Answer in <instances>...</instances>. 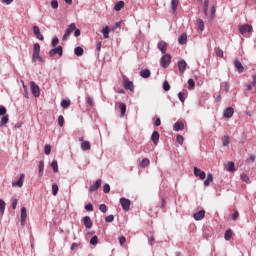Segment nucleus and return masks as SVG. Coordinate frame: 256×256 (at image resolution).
I'll return each instance as SVG.
<instances>
[{
	"mask_svg": "<svg viewBox=\"0 0 256 256\" xmlns=\"http://www.w3.org/2000/svg\"><path fill=\"white\" fill-rule=\"evenodd\" d=\"M41 53V45L39 43L34 44L33 47V54H32V63H37L39 61L40 63H45V60L40 55Z\"/></svg>",
	"mask_w": 256,
	"mask_h": 256,
	"instance_id": "1",
	"label": "nucleus"
},
{
	"mask_svg": "<svg viewBox=\"0 0 256 256\" xmlns=\"http://www.w3.org/2000/svg\"><path fill=\"white\" fill-rule=\"evenodd\" d=\"M123 87L124 89L131 91V93L135 91V86L133 85V81L129 80L127 76H123Z\"/></svg>",
	"mask_w": 256,
	"mask_h": 256,
	"instance_id": "2",
	"label": "nucleus"
},
{
	"mask_svg": "<svg viewBox=\"0 0 256 256\" xmlns=\"http://www.w3.org/2000/svg\"><path fill=\"white\" fill-rule=\"evenodd\" d=\"M160 65L163 69H167L171 65V54H164L161 58Z\"/></svg>",
	"mask_w": 256,
	"mask_h": 256,
	"instance_id": "3",
	"label": "nucleus"
},
{
	"mask_svg": "<svg viewBox=\"0 0 256 256\" xmlns=\"http://www.w3.org/2000/svg\"><path fill=\"white\" fill-rule=\"evenodd\" d=\"M75 29H77V26H75V23H71L65 30L62 41H67V39H69V35H71L75 31Z\"/></svg>",
	"mask_w": 256,
	"mask_h": 256,
	"instance_id": "4",
	"label": "nucleus"
},
{
	"mask_svg": "<svg viewBox=\"0 0 256 256\" xmlns=\"http://www.w3.org/2000/svg\"><path fill=\"white\" fill-rule=\"evenodd\" d=\"M30 89L34 97H39V95H41V90L39 89V85H37L34 81L30 82Z\"/></svg>",
	"mask_w": 256,
	"mask_h": 256,
	"instance_id": "5",
	"label": "nucleus"
},
{
	"mask_svg": "<svg viewBox=\"0 0 256 256\" xmlns=\"http://www.w3.org/2000/svg\"><path fill=\"white\" fill-rule=\"evenodd\" d=\"M120 204L124 211H129V209H131V200L125 197L120 198Z\"/></svg>",
	"mask_w": 256,
	"mask_h": 256,
	"instance_id": "6",
	"label": "nucleus"
},
{
	"mask_svg": "<svg viewBox=\"0 0 256 256\" xmlns=\"http://www.w3.org/2000/svg\"><path fill=\"white\" fill-rule=\"evenodd\" d=\"M50 57H55V55H59V57H63V47L57 46L49 51Z\"/></svg>",
	"mask_w": 256,
	"mask_h": 256,
	"instance_id": "7",
	"label": "nucleus"
},
{
	"mask_svg": "<svg viewBox=\"0 0 256 256\" xmlns=\"http://www.w3.org/2000/svg\"><path fill=\"white\" fill-rule=\"evenodd\" d=\"M239 32L241 35H245V33H253V26L249 24H244L239 27Z\"/></svg>",
	"mask_w": 256,
	"mask_h": 256,
	"instance_id": "8",
	"label": "nucleus"
},
{
	"mask_svg": "<svg viewBox=\"0 0 256 256\" xmlns=\"http://www.w3.org/2000/svg\"><path fill=\"white\" fill-rule=\"evenodd\" d=\"M23 183H25V174H21L18 181L12 182V187H23Z\"/></svg>",
	"mask_w": 256,
	"mask_h": 256,
	"instance_id": "9",
	"label": "nucleus"
},
{
	"mask_svg": "<svg viewBox=\"0 0 256 256\" xmlns=\"http://www.w3.org/2000/svg\"><path fill=\"white\" fill-rule=\"evenodd\" d=\"M234 113H235V110L233 109V107H228L224 110L223 117L225 119H231Z\"/></svg>",
	"mask_w": 256,
	"mask_h": 256,
	"instance_id": "10",
	"label": "nucleus"
},
{
	"mask_svg": "<svg viewBox=\"0 0 256 256\" xmlns=\"http://www.w3.org/2000/svg\"><path fill=\"white\" fill-rule=\"evenodd\" d=\"M25 223H27V208H21V226L25 227Z\"/></svg>",
	"mask_w": 256,
	"mask_h": 256,
	"instance_id": "11",
	"label": "nucleus"
},
{
	"mask_svg": "<svg viewBox=\"0 0 256 256\" xmlns=\"http://www.w3.org/2000/svg\"><path fill=\"white\" fill-rule=\"evenodd\" d=\"M157 49L159 51H161V53H163L165 55V53H167V42L161 40L160 42H158L157 44Z\"/></svg>",
	"mask_w": 256,
	"mask_h": 256,
	"instance_id": "12",
	"label": "nucleus"
},
{
	"mask_svg": "<svg viewBox=\"0 0 256 256\" xmlns=\"http://www.w3.org/2000/svg\"><path fill=\"white\" fill-rule=\"evenodd\" d=\"M194 175L195 177H199L201 180L207 177V174H205V171H201V169L197 167H194Z\"/></svg>",
	"mask_w": 256,
	"mask_h": 256,
	"instance_id": "13",
	"label": "nucleus"
},
{
	"mask_svg": "<svg viewBox=\"0 0 256 256\" xmlns=\"http://www.w3.org/2000/svg\"><path fill=\"white\" fill-rule=\"evenodd\" d=\"M193 217L195 221H202V219H205V210H200L198 212H195L193 214Z\"/></svg>",
	"mask_w": 256,
	"mask_h": 256,
	"instance_id": "14",
	"label": "nucleus"
},
{
	"mask_svg": "<svg viewBox=\"0 0 256 256\" xmlns=\"http://www.w3.org/2000/svg\"><path fill=\"white\" fill-rule=\"evenodd\" d=\"M101 183H102V180H101V179H98V180L95 182V184L90 185V187H89L90 193H95V191H97V190L101 187Z\"/></svg>",
	"mask_w": 256,
	"mask_h": 256,
	"instance_id": "15",
	"label": "nucleus"
},
{
	"mask_svg": "<svg viewBox=\"0 0 256 256\" xmlns=\"http://www.w3.org/2000/svg\"><path fill=\"white\" fill-rule=\"evenodd\" d=\"M178 69H179V72L181 73V75H183V73H185V71L187 69V62H185V60H180L178 62Z\"/></svg>",
	"mask_w": 256,
	"mask_h": 256,
	"instance_id": "16",
	"label": "nucleus"
},
{
	"mask_svg": "<svg viewBox=\"0 0 256 256\" xmlns=\"http://www.w3.org/2000/svg\"><path fill=\"white\" fill-rule=\"evenodd\" d=\"M83 223H84V227H86V229H91V227H93V221L91 220V217H89V216H85L83 218Z\"/></svg>",
	"mask_w": 256,
	"mask_h": 256,
	"instance_id": "17",
	"label": "nucleus"
},
{
	"mask_svg": "<svg viewBox=\"0 0 256 256\" xmlns=\"http://www.w3.org/2000/svg\"><path fill=\"white\" fill-rule=\"evenodd\" d=\"M45 171V162L41 160L38 164V177H43Z\"/></svg>",
	"mask_w": 256,
	"mask_h": 256,
	"instance_id": "18",
	"label": "nucleus"
},
{
	"mask_svg": "<svg viewBox=\"0 0 256 256\" xmlns=\"http://www.w3.org/2000/svg\"><path fill=\"white\" fill-rule=\"evenodd\" d=\"M234 67H236V69H238V73H243L245 71L243 64H241V61H239V60L234 61Z\"/></svg>",
	"mask_w": 256,
	"mask_h": 256,
	"instance_id": "19",
	"label": "nucleus"
},
{
	"mask_svg": "<svg viewBox=\"0 0 256 256\" xmlns=\"http://www.w3.org/2000/svg\"><path fill=\"white\" fill-rule=\"evenodd\" d=\"M140 77L143 79H149L151 77V71L149 69L141 70Z\"/></svg>",
	"mask_w": 256,
	"mask_h": 256,
	"instance_id": "20",
	"label": "nucleus"
},
{
	"mask_svg": "<svg viewBox=\"0 0 256 256\" xmlns=\"http://www.w3.org/2000/svg\"><path fill=\"white\" fill-rule=\"evenodd\" d=\"M173 129L174 131H183V129H185V124H183V122H176L173 125Z\"/></svg>",
	"mask_w": 256,
	"mask_h": 256,
	"instance_id": "21",
	"label": "nucleus"
},
{
	"mask_svg": "<svg viewBox=\"0 0 256 256\" xmlns=\"http://www.w3.org/2000/svg\"><path fill=\"white\" fill-rule=\"evenodd\" d=\"M151 139H152L154 145H158V143H159V132L158 131H154L152 133Z\"/></svg>",
	"mask_w": 256,
	"mask_h": 256,
	"instance_id": "22",
	"label": "nucleus"
},
{
	"mask_svg": "<svg viewBox=\"0 0 256 256\" xmlns=\"http://www.w3.org/2000/svg\"><path fill=\"white\" fill-rule=\"evenodd\" d=\"M213 183V174L209 173L206 180L204 181V187H209Z\"/></svg>",
	"mask_w": 256,
	"mask_h": 256,
	"instance_id": "23",
	"label": "nucleus"
},
{
	"mask_svg": "<svg viewBox=\"0 0 256 256\" xmlns=\"http://www.w3.org/2000/svg\"><path fill=\"white\" fill-rule=\"evenodd\" d=\"M118 105L121 111V117H125V113L127 112V105H125L123 102H120Z\"/></svg>",
	"mask_w": 256,
	"mask_h": 256,
	"instance_id": "24",
	"label": "nucleus"
},
{
	"mask_svg": "<svg viewBox=\"0 0 256 256\" xmlns=\"http://www.w3.org/2000/svg\"><path fill=\"white\" fill-rule=\"evenodd\" d=\"M82 151H89L91 149V143L89 141H83L81 144Z\"/></svg>",
	"mask_w": 256,
	"mask_h": 256,
	"instance_id": "25",
	"label": "nucleus"
},
{
	"mask_svg": "<svg viewBox=\"0 0 256 256\" xmlns=\"http://www.w3.org/2000/svg\"><path fill=\"white\" fill-rule=\"evenodd\" d=\"M83 53H85V51L80 46L74 49V55H76V57H82Z\"/></svg>",
	"mask_w": 256,
	"mask_h": 256,
	"instance_id": "26",
	"label": "nucleus"
},
{
	"mask_svg": "<svg viewBox=\"0 0 256 256\" xmlns=\"http://www.w3.org/2000/svg\"><path fill=\"white\" fill-rule=\"evenodd\" d=\"M178 43L180 45H185L187 43V35L183 33L179 38H178Z\"/></svg>",
	"mask_w": 256,
	"mask_h": 256,
	"instance_id": "27",
	"label": "nucleus"
},
{
	"mask_svg": "<svg viewBox=\"0 0 256 256\" xmlns=\"http://www.w3.org/2000/svg\"><path fill=\"white\" fill-rule=\"evenodd\" d=\"M177 7H179V0H172L171 1V10L173 13L177 11Z\"/></svg>",
	"mask_w": 256,
	"mask_h": 256,
	"instance_id": "28",
	"label": "nucleus"
},
{
	"mask_svg": "<svg viewBox=\"0 0 256 256\" xmlns=\"http://www.w3.org/2000/svg\"><path fill=\"white\" fill-rule=\"evenodd\" d=\"M60 105H61L62 109H67V108H69L70 105H71V100H65V99H63V100L61 101Z\"/></svg>",
	"mask_w": 256,
	"mask_h": 256,
	"instance_id": "29",
	"label": "nucleus"
},
{
	"mask_svg": "<svg viewBox=\"0 0 256 256\" xmlns=\"http://www.w3.org/2000/svg\"><path fill=\"white\" fill-rule=\"evenodd\" d=\"M150 161H149V158H144L142 159L141 162H139V165L142 167V168H145V167H149L150 165Z\"/></svg>",
	"mask_w": 256,
	"mask_h": 256,
	"instance_id": "30",
	"label": "nucleus"
},
{
	"mask_svg": "<svg viewBox=\"0 0 256 256\" xmlns=\"http://www.w3.org/2000/svg\"><path fill=\"white\" fill-rule=\"evenodd\" d=\"M123 7H125V2L119 1L115 4L114 9H115V11H121V9H123Z\"/></svg>",
	"mask_w": 256,
	"mask_h": 256,
	"instance_id": "31",
	"label": "nucleus"
},
{
	"mask_svg": "<svg viewBox=\"0 0 256 256\" xmlns=\"http://www.w3.org/2000/svg\"><path fill=\"white\" fill-rule=\"evenodd\" d=\"M7 123H9V116L4 115V116L1 118L0 127H5V125H7Z\"/></svg>",
	"mask_w": 256,
	"mask_h": 256,
	"instance_id": "32",
	"label": "nucleus"
},
{
	"mask_svg": "<svg viewBox=\"0 0 256 256\" xmlns=\"http://www.w3.org/2000/svg\"><path fill=\"white\" fill-rule=\"evenodd\" d=\"M102 34L104 39H109V26H105L102 29Z\"/></svg>",
	"mask_w": 256,
	"mask_h": 256,
	"instance_id": "33",
	"label": "nucleus"
},
{
	"mask_svg": "<svg viewBox=\"0 0 256 256\" xmlns=\"http://www.w3.org/2000/svg\"><path fill=\"white\" fill-rule=\"evenodd\" d=\"M51 167H52L54 173H59V166L57 164V160L52 161Z\"/></svg>",
	"mask_w": 256,
	"mask_h": 256,
	"instance_id": "34",
	"label": "nucleus"
},
{
	"mask_svg": "<svg viewBox=\"0 0 256 256\" xmlns=\"http://www.w3.org/2000/svg\"><path fill=\"white\" fill-rule=\"evenodd\" d=\"M57 193H59V186L57 184H53L52 185V195H54V197H57Z\"/></svg>",
	"mask_w": 256,
	"mask_h": 256,
	"instance_id": "35",
	"label": "nucleus"
},
{
	"mask_svg": "<svg viewBox=\"0 0 256 256\" xmlns=\"http://www.w3.org/2000/svg\"><path fill=\"white\" fill-rule=\"evenodd\" d=\"M215 13H216L215 6H212L210 14L206 15V17H209L210 19H215Z\"/></svg>",
	"mask_w": 256,
	"mask_h": 256,
	"instance_id": "36",
	"label": "nucleus"
},
{
	"mask_svg": "<svg viewBox=\"0 0 256 256\" xmlns=\"http://www.w3.org/2000/svg\"><path fill=\"white\" fill-rule=\"evenodd\" d=\"M58 125L59 127H63V125H65V118L63 117V115H60L58 117Z\"/></svg>",
	"mask_w": 256,
	"mask_h": 256,
	"instance_id": "37",
	"label": "nucleus"
},
{
	"mask_svg": "<svg viewBox=\"0 0 256 256\" xmlns=\"http://www.w3.org/2000/svg\"><path fill=\"white\" fill-rule=\"evenodd\" d=\"M229 136H224L223 138H222V145H223V147H227V145H229Z\"/></svg>",
	"mask_w": 256,
	"mask_h": 256,
	"instance_id": "38",
	"label": "nucleus"
},
{
	"mask_svg": "<svg viewBox=\"0 0 256 256\" xmlns=\"http://www.w3.org/2000/svg\"><path fill=\"white\" fill-rule=\"evenodd\" d=\"M215 53L217 55V57H220L221 59H223V50H221V48H215Z\"/></svg>",
	"mask_w": 256,
	"mask_h": 256,
	"instance_id": "39",
	"label": "nucleus"
},
{
	"mask_svg": "<svg viewBox=\"0 0 256 256\" xmlns=\"http://www.w3.org/2000/svg\"><path fill=\"white\" fill-rule=\"evenodd\" d=\"M231 236H232L231 230H227L224 234L226 241H231Z\"/></svg>",
	"mask_w": 256,
	"mask_h": 256,
	"instance_id": "40",
	"label": "nucleus"
},
{
	"mask_svg": "<svg viewBox=\"0 0 256 256\" xmlns=\"http://www.w3.org/2000/svg\"><path fill=\"white\" fill-rule=\"evenodd\" d=\"M99 243V238L97 236H93L90 240V245H97Z\"/></svg>",
	"mask_w": 256,
	"mask_h": 256,
	"instance_id": "41",
	"label": "nucleus"
},
{
	"mask_svg": "<svg viewBox=\"0 0 256 256\" xmlns=\"http://www.w3.org/2000/svg\"><path fill=\"white\" fill-rule=\"evenodd\" d=\"M209 9V0H205L204 1V13L205 15H209V13L207 12Z\"/></svg>",
	"mask_w": 256,
	"mask_h": 256,
	"instance_id": "42",
	"label": "nucleus"
},
{
	"mask_svg": "<svg viewBox=\"0 0 256 256\" xmlns=\"http://www.w3.org/2000/svg\"><path fill=\"white\" fill-rule=\"evenodd\" d=\"M45 155H51V145L47 144L44 148Z\"/></svg>",
	"mask_w": 256,
	"mask_h": 256,
	"instance_id": "43",
	"label": "nucleus"
},
{
	"mask_svg": "<svg viewBox=\"0 0 256 256\" xmlns=\"http://www.w3.org/2000/svg\"><path fill=\"white\" fill-rule=\"evenodd\" d=\"M198 29H200V31H203V29H205V23L201 19L198 20Z\"/></svg>",
	"mask_w": 256,
	"mask_h": 256,
	"instance_id": "44",
	"label": "nucleus"
},
{
	"mask_svg": "<svg viewBox=\"0 0 256 256\" xmlns=\"http://www.w3.org/2000/svg\"><path fill=\"white\" fill-rule=\"evenodd\" d=\"M178 99L181 101V103H185V93L179 92Z\"/></svg>",
	"mask_w": 256,
	"mask_h": 256,
	"instance_id": "45",
	"label": "nucleus"
},
{
	"mask_svg": "<svg viewBox=\"0 0 256 256\" xmlns=\"http://www.w3.org/2000/svg\"><path fill=\"white\" fill-rule=\"evenodd\" d=\"M86 101L87 105H89L90 107H93V105H95V103L93 102V98H91V96H87Z\"/></svg>",
	"mask_w": 256,
	"mask_h": 256,
	"instance_id": "46",
	"label": "nucleus"
},
{
	"mask_svg": "<svg viewBox=\"0 0 256 256\" xmlns=\"http://www.w3.org/2000/svg\"><path fill=\"white\" fill-rule=\"evenodd\" d=\"M106 223H113L115 221V216L109 215L105 218Z\"/></svg>",
	"mask_w": 256,
	"mask_h": 256,
	"instance_id": "47",
	"label": "nucleus"
},
{
	"mask_svg": "<svg viewBox=\"0 0 256 256\" xmlns=\"http://www.w3.org/2000/svg\"><path fill=\"white\" fill-rule=\"evenodd\" d=\"M0 211L2 214L5 213V201L2 199H0Z\"/></svg>",
	"mask_w": 256,
	"mask_h": 256,
	"instance_id": "48",
	"label": "nucleus"
},
{
	"mask_svg": "<svg viewBox=\"0 0 256 256\" xmlns=\"http://www.w3.org/2000/svg\"><path fill=\"white\" fill-rule=\"evenodd\" d=\"M241 179H242V181H244L245 183H251V180L249 179V176H247L246 174H242V175H241Z\"/></svg>",
	"mask_w": 256,
	"mask_h": 256,
	"instance_id": "49",
	"label": "nucleus"
},
{
	"mask_svg": "<svg viewBox=\"0 0 256 256\" xmlns=\"http://www.w3.org/2000/svg\"><path fill=\"white\" fill-rule=\"evenodd\" d=\"M227 171H235V163L229 162Z\"/></svg>",
	"mask_w": 256,
	"mask_h": 256,
	"instance_id": "50",
	"label": "nucleus"
},
{
	"mask_svg": "<svg viewBox=\"0 0 256 256\" xmlns=\"http://www.w3.org/2000/svg\"><path fill=\"white\" fill-rule=\"evenodd\" d=\"M52 47H57V45H59V38L54 37L52 39V43H51Z\"/></svg>",
	"mask_w": 256,
	"mask_h": 256,
	"instance_id": "51",
	"label": "nucleus"
},
{
	"mask_svg": "<svg viewBox=\"0 0 256 256\" xmlns=\"http://www.w3.org/2000/svg\"><path fill=\"white\" fill-rule=\"evenodd\" d=\"M51 7L52 9H57L59 7V2H57V0H52Z\"/></svg>",
	"mask_w": 256,
	"mask_h": 256,
	"instance_id": "52",
	"label": "nucleus"
},
{
	"mask_svg": "<svg viewBox=\"0 0 256 256\" xmlns=\"http://www.w3.org/2000/svg\"><path fill=\"white\" fill-rule=\"evenodd\" d=\"M7 114V108L5 106L0 107V116H5Z\"/></svg>",
	"mask_w": 256,
	"mask_h": 256,
	"instance_id": "53",
	"label": "nucleus"
},
{
	"mask_svg": "<svg viewBox=\"0 0 256 256\" xmlns=\"http://www.w3.org/2000/svg\"><path fill=\"white\" fill-rule=\"evenodd\" d=\"M163 89H164V91H169V89H171V86L169 85L168 81H165L163 83Z\"/></svg>",
	"mask_w": 256,
	"mask_h": 256,
	"instance_id": "54",
	"label": "nucleus"
},
{
	"mask_svg": "<svg viewBox=\"0 0 256 256\" xmlns=\"http://www.w3.org/2000/svg\"><path fill=\"white\" fill-rule=\"evenodd\" d=\"M119 243L121 246L125 245V243H127V238H125V236H121L119 238Z\"/></svg>",
	"mask_w": 256,
	"mask_h": 256,
	"instance_id": "55",
	"label": "nucleus"
},
{
	"mask_svg": "<svg viewBox=\"0 0 256 256\" xmlns=\"http://www.w3.org/2000/svg\"><path fill=\"white\" fill-rule=\"evenodd\" d=\"M188 85H189V89H193V87H195V80L190 78L188 80Z\"/></svg>",
	"mask_w": 256,
	"mask_h": 256,
	"instance_id": "56",
	"label": "nucleus"
},
{
	"mask_svg": "<svg viewBox=\"0 0 256 256\" xmlns=\"http://www.w3.org/2000/svg\"><path fill=\"white\" fill-rule=\"evenodd\" d=\"M109 191H111V186H109V184H105L103 187V192L109 193Z\"/></svg>",
	"mask_w": 256,
	"mask_h": 256,
	"instance_id": "57",
	"label": "nucleus"
},
{
	"mask_svg": "<svg viewBox=\"0 0 256 256\" xmlns=\"http://www.w3.org/2000/svg\"><path fill=\"white\" fill-rule=\"evenodd\" d=\"M99 210L102 212V213H105L107 211V205L105 204H101L99 206Z\"/></svg>",
	"mask_w": 256,
	"mask_h": 256,
	"instance_id": "58",
	"label": "nucleus"
},
{
	"mask_svg": "<svg viewBox=\"0 0 256 256\" xmlns=\"http://www.w3.org/2000/svg\"><path fill=\"white\" fill-rule=\"evenodd\" d=\"M34 35H39L41 33V30L39 29V26H34L33 27Z\"/></svg>",
	"mask_w": 256,
	"mask_h": 256,
	"instance_id": "59",
	"label": "nucleus"
},
{
	"mask_svg": "<svg viewBox=\"0 0 256 256\" xmlns=\"http://www.w3.org/2000/svg\"><path fill=\"white\" fill-rule=\"evenodd\" d=\"M183 141H184V138L182 135H178L177 136V143H179V145H183Z\"/></svg>",
	"mask_w": 256,
	"mask_h": 256,
	"instance_id": "60",
	"label": "nucleus"
},
{
	"mask_svg": "<svg viewBox=\"0 0 256 256\" xmlns=\"http://www.w3.org/2000/svg\"><path fill=\"white\" fill-rule=\"evenodd\" d=\"M85 209H86V211H93V204H91V203L86 204Z\"/></svg>",
	"mask_w": 256,
	"mask_h": 256,
	"instance_id": "61",
	"label": "nucleus"
},
{
	"mask_svg": "<svg viewBox=\"0 0 256 256\" xmlns=\"http://www.w3.org/2000/svg\"><path fill=\"white\" fill-rule=\"evenodd\" d=\"M237 217H239V211H235V212L232 214V221H237Z\"/></svg>",
	"mask_w": 256,
	"mask_h": 256,
	"instance_id": "62",
	"label": "nucleus"
},
{
	"mask_svg": "<svg viewBox=\"0 0 256 256\" xmlns=\"http://www.w3.org/2000/svg\"><path fill=\"white\" fill-rule=\"evenodd\" d=\"M74 35H75V37H80V35H81V30L75 28V30H74Z\"/></svg>",
	"mask_w": 256,
	"mask_h": 256,
	"instance_id": "63",
	"label": "nucleus"
},
{
	"mask_svg": "<svg viewBox=\"0 0 256 256\" xmlns=\"http://www.w3.org/2000/svg\"><path fill=\"white\" fill-rule=\"evenodd\" d=\"M12 209H17V199L12 200Z\"/></svg>",
	"mask_w": 256,
	"mask_h": 256,
	"instance_id": "64",
	"label": "nucleus"
}]
</instances>
